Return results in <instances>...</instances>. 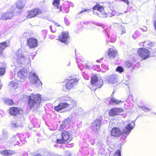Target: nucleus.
I'll use <instances>...</instances> for the list:
<instances>
[{"mask_svg": "<svg viewBox=\"0 0 156 156\" xmlns=\"http://www.w3.org/2000/svg\"><path fill=\"white\" fill-rule=\"evenodd\" d=\"M125 126L121 131L119 128L118 127L113 128L111 131V135L114 136H121L122 134H125L127 135L129 134L131 131L135 126V122H132L129 123V121L126 122Z\"/></svg>", "mask_w": 156, "mask_h": 156, "instance_id": "obj_1", "label": "nucleus"}, {"mask_svg": "<svg viewBox=\"0 0 156 156\" xmlns=\"http://www.w3.org/2000/svg\"><path fill=\"white\" fill-rule=\"evenodd\" d=\"M24 97L28 99V104L31 109L36 110L39 107L42 99L40 94H32L30 96L25 95Z\"/></svg>", "mask_w": 156, "mask_h": 156, "instance_id": "obj_2", "label": "nucleus"}, {"mask_svg": "<svg viewBox=\"0 0 156 156\" xmlns=\"http://www.w3.org/2000/svg\"><path fill=\"white\" fill-rule=\"evenodd\" d=\"M59 99L60 101H66L67 102L60 103L58 106L55 107L54 109L57 111H60L66 108H72L75 104V102L73 101L70 97L68 96L62 97L59 98Z\"/></svg>", "mask_w": 156, "mask_h": 156, "instance_id": "obj_3", "label": "nucleus"}, {"mask_svg": "<svg viewBox=\"0 0 156 156\" xmlns=\"http://www.w3.org/2000/svg\"><path fill=\"white\" fill-rule=\"evenodd\" d=\"M14 58L19 64L25 65L29 62L30 59L28 57L24 56V51L19 49L14 55Z\"/></svg>", "mask_w": 156, "mask_h": 156, "instance_id": "obj_4", "label": "nucleus"}, {"mask_svg": "<svg viewBox=\"0 0 156 156\" xmlns=\"http://www.w3.org/2000/svg\"><path fill=\"white\" fill-rule=\"evenodd\" d=\"M7 133H6L7 141H5L6 145L9 147H10L11 144L14 146L20 144V137L18 134L12 135L10 137V139H8L7 137Z\"/></svg>", "mask_w": 156, "mask_h": 156, "instance_id": "obj_5", "label": "nucleus"}, {"mask_svg": "<svg viewBox=\"0 0 156 156\" xmlns=\"http://www.w3.org/2000/svg\"><path fill=\"white\" fill-rule=\"evenodd\" d=\"M61 138L57 139V142L59 144L67 143L72 139L70 136L69 132L64 131L61 135Z\"/></svg>", "mask_w": 156, "mask_h": 156, "instance_id": "obj_6", "label": "nucleus"}, {"mask_svg": "<svg viewBox=\"0 0 156 156\" xmlns=\"http://www.w3.org/2000/svg\"><path fill=\"white\" fill-rule=\"evenodd\" d=\"M102 116H99L96 121L93 122L90 126V129L94 131H98L100 129L101 124Z\"/></svg>", "mask_w": 156, "mask_h": 156, "instance_id": "obj_7", "label": "nucleus"}, {"mask_svg": "<svg viewBox=\"0 0 156 156\" xmlns=\"http://www.w3.org/2000/svg\"><path fill=\"white\" fill-rule=\"evenodd\" d=\"M17 80L18 81L23 82L26 79L28 75L27 69L25 68L21 69L17 74Z\"/></svg>", "mask_w": 156, "mask_h": 156, "instance_id": "obj_8", "label": "nucleus"}, {"mask_svg": "<svg viewBox=\"0 0 156 156\" xmlns=\"http://www.w3.org/2000/svg\"><path fill=\"white\" fill-rule=\"evenodd\" d=\"M137 54L142 59H145L148 58L150 55L149 51L144 48H140L138 49Z\"/></svg>", "mask_w": 156, "mask_h": 156, "instance_id": "obj_9", "label": "nucleus"}, {"mask_svg": "<svg viewBox=\"0 0 156 156\" xmlns=\"http://www.w3.org/2000/svg\"><path fill=\"white\" fill-rule=\"evenodd\" d=\"M91 83L94 86L97 88L101 87L103 84V81L101 79L98 80V78L96 76H94L91 78Z\"/></svg>", "mask_w": 156, "mask_h": 156, "instance_id": "obj_10", "label": "nucleus"}, {"mask_svg": "<svg viewBox=\"0 0 156 156\" xmlns=\"http://www.w3.org/2000/svg\"><path fill=\"white\" fill-rule=\"evenodd\" d=\"M30 75L33 76L32 79L30 81L31 84H36L35 86L37 85V87H39L42 85L41 82L35 73H30Z\"/></svg>", "mask_w": 156, "mask_h": 156, "instance_id": "obj_11", "label": "nucleus"}, {"mask_svg": "<svg viewBox=\"0 0 156 156\" xmlns=\"http://www.w3.org/2000/svg\"><path fill=\"white\" fill-rule=\"evenodd\" d=\"M79 79L77 78L69 79L66 83V87L68 90L71 89L74 86L76 85Z\"/></svg>", "mask_w": 156, "mask_h": 156, "instance_id": "obj_12", "label": "nucleus"}, {"mask_svg": "<svg viewBox=\"0 0 156 156\" xmlns=\"http://www.w3.org/2000/svg\"><path fill=\"white\" fill-rule=\"evenodd\" d=\"M27 45L30 48H34L37 47V41L34 38H30L27 39Z\"/></svg>", "mask_w": 156, "mask_h": 156, "instance_id": "obj_13", "label": "nucleus"}, {"mask_svg": "<svg viewBox=\"0 0 156 156\" xmlns=\"http://www.w3.org/2000/svg\"><path fill=\"white\" fill-rule=\"evenodd\" d=\"M93 9L94 11L98 10L99 12L101 13L103 15L102 16V17H107L106 16L107 14V12L105 10L103 6L99 4H97L96 5L94 6L93 7Z\"/></svg>", "mask_w": 156, "mask_h": 156, "instance_id": "obj_14", "label": "nucleus"}, {"mask_svg": "<svg viewBox=\"0 0 156 156\" xmlns=\"http://www.w3.org/2000/svg\"><path fill=\"white\" fill-rule=\"evenodd\" d=\"M13 11L8 12L6 13H2V19L6 20L12 18L13 16Z\"/></svg>", "mask_w": 156, "mask_h": 156, "instance_id": "obj_15", "label": "nucleus"}, {"mask_svg": "<svg viewBox=\"0 0 156 156\" xmlns=\"http://www.w3.org/2000/svg\"><path fill=\"white\" fill-rule=\"evenodd\" d=\"M121 111V109L116 108H112L109 111V114L110 115L114 116L118 115Z\"/></svg>", "mask_w": 156, "mask_h": 156, "instance_id": "obj_16", "label": "nucleus"}, {"mask_svg": "<svg viewBox=\"0 0 156 156\" xmlns=\"http://www.w3.org/2000/svg\"><path fill=\"white\" fill-rule=\"evenodd\" d=\"M68 32H67L66 33H62V35L59 36V41L66 44L67 40L68 37Z\"/></svg>", "mask_w": 156, "mask_h": 156, "instance_id": "obj_17", "label": "nucleus"}, {"mask_svg": "<svg viewBox=\"0 0 156 156\" xmlns=\"http://www.w3.org/2000/svg\"><path fill=\"white\" fill-rule=\"evenodd\" d=\"M117 51L114 48H110L109 49L108 55L111 58L115 57L117 55Z\"/></svg>", "mask_w": 156, "mask_h": 156, "instance_id": "obj_18", "label": "nucleus"}, {"mask_svg": "<svg viewBox=\"0 0 156 156\" xmlns=\"http://www.w3.org/2000/svg\"><path fill=\"white\" fill-rule=\"evenodd\" d=\"M20 111V108L13 107L10 109L9 113L11 115L15 116L19 114Z\"/></svg>", "mask_w": 156, "mask_h": 156, "instance_id": "obj_19", "label": "nucleus"}, {"mask_svg": "<svg viewBox=\"0 0 156 156\" xmlns=\"http://www.w3.org/2000/svg\"><path fill=\"white\" fill-rule=\"evenodd\" d=\"M106 80L108 82L112 83H114L117 81V76L115 75H112L108 76Z\"/></svg>", "mask_w": 156, "mask_h": 156, "instance_id": "obj_20", "label": "nucleus"}, {"mask_svg": "<svg viewBox=\"0 0 156 156\" xmlns=\"http://www.w3.org/2000/svg\"><path fill=\"white\" fill-rule=\"evenodd\" d=\"M71 122V118H68L65 119L61 123L60 128L61 129H63L66 127V125L69 123Z\"/></svg>", "mask_w": 156, "mask_h": 156, "instance_id": "obj_21", "label": "nucleus"}, {"mask_svg": "<svg viewBox=\"0 0 156 156\" xmlns=\"http://www.w3.org/2000/svg\"><path fill=\"white\" fill-rule=\"evenodd\" d=\"M60 0H54L53 2V5L55 6V9H58L57 12H60L61 11V6H59Z\"/></svg>", "mask_w": 156, "mask_h": 156, "instance_id": "obj_22", "label": "nucleus"}, {"mask_svg": "<svg viewBox=\"0 0 156 156\" xmlns=\"http://www.w3.org/2000/svg\"><path fill=\"white\" fill-rule=\"evenodd\" d=\"M9 45V42H4L0 44V55H2V51Z\"/></svg>", "mask_w": 156, "mask_h": 156, "instance_id": "obj_23", "label": "nucleus"}, {"mask_svg": "<svg viewBox=\"0 0 156 156\" xmlns=\"http://www.w3.org/2000/svg\"><path fill=\"white\" fill-rule=\"evenodd\" d=\"M17 8L19 9H22L25 6V3L22 0H18L16 3Z\"/></svg>", "mask_w": 156, "mask_h": 156, "instance_id": "obj_24", "label": "nucleus"}, {"mask_svg": "<svg viewBox=\"0 0 156 156\" xmlns=\"http://www.w3.org/2000/svg\"><path fill=\"white\" fill-rule=\"evenodd\" d=\"M13 151L10 150H5L0 151V153L5 156H8L12 154Z\"/></svg>", "mask_w": 156, "mask_h": 156, "instance_id": "obj_25", "label": "nucleus"}, {"mask_svg": "<svg viewBox=\"0 0 156 156\" xmlns=\"http://www.w3.org/2000/svg\"><path fill=\"white\" fill-rule=\"evenodd\" d=\"M17 83L15 81H12L9 83V87L11 89H15L17 87Z\"/></svg>", "mask_w": 156, "mask_h": 156, "instance_id": "obj_26", "label": "nucleus"}, {"mask_svg": "<svg viewBox=\"0 0 156 156\" xmlns=\"http://www.w3.org/2000/svg\"><path fill=\"white\" fill-rule=\"evenodd\" d=\"M6 132H3V136L2 138H1L0 136V144H2L3 143H5V141H7V139L6 138Z\"/></svg>", "mask_w": 156, "mask_h": 156, "instance_id": "obj_27", "label": "nucleus"}, {"mask_svg": "<svg viewBox=\"0 0 156 156\" xmlns=\"http://www.w3.org/2000/svg\"><path fill=\"white\" fill-rule=\"evenodd\" d=\"M141 45L144 46L145 44L147 48L148 47H152L153 45V43L149 41H145L143 42H141L140 43Z\"/></svg>", "mask_w": 156, "mask_h": 156, "instance_id": "obj_28", "label": "nucleus"}, {"mask_svg": "<svg viewBox=\"0 0 156 156\" xmlns=\"http://www.w3.org/2000/svg\"><path fill=\"white\" fill-rule=\"evenodd\" d=\"M110 102L112 103H115L116 104H118L122 102L121 101L118 100L114 98H112L110 99Z\"/></svg>", "mask_w": 156, "mask_h": 156, "instance_id": "obj_29", "label": "nucleus"}, {"mask_svg": "<svg viewBox=\"0 0 156 156\" xmlns=\"http://www.w3.org/2000/svg\"><path fill=\"white\" fill-rule=\"evenodd\" d=\"M32 10L33 11V13L35 16L41 14V10L38 8Z\"/></svg>", "mask_w": 156, "mask_h": 156, "instance_id": "obj_30", "label": "nucleus"}, {"mask_svg": "<svg viewBox=\"0 0 156 156\" xmlns=\"http://www.w3.org/2000/svg\"><path fill=\"white\" fill-rule=\"evenodd\" d=\"M35 16L34 14L33 13V11L32 10H31L30 11L28 12V15L27 16V18L29 19L30 18L33 17Z\"/></svg>", "mask_w": 156, "mask_h": 156, "instance_id": "obj_31", "label": "nucleus"}, {"mask_svg": "<svg viewBox=\"0 0 156 156\" xmlns=\"http://www.w3.org/2000/svg\"><path fill=\"white\" fill-rule=\"evenodd\" d=\"M124 68L120 66H118L116 69V71L119 72V73H121L124 71Z\"/></svg>", "mask_w": 156, "mask_h": 156, "instance_id": "obj_32", "label": "nucleus"}, {"mask_svg": "<svg viewBox=\"0 0 156 156\" xmlns=\"http://www.w3.org/2000/svg\"><path fill=\"white\" fill-rule=\"evenodd\" d=\"M133 65V63L131 61H127L125 63V65L128 67H132Z\"/></svg>", "mask_w": 156, "mask_h": 156, "instance_id": "obj_33", "label": "nucleus"}, {"mask_svg": "<svg viewBox=\"0 0 156 156\" xmlns=\"http://www.w3.org/2000/svg\"><path fill=\"white\" fill-rule=\"evenodd\" d=\"M5 72V69L4 68L2 67L0 68V76L3 75Z\"/></svg>", "mask_w": 156, "mask_h": 156, "instance_id": "obj_34", "label": "nucleus"}, {"mask_svg": "<svg viewBox=\"0 0 156 156\" xmlns=\"http://www.w3.org/2000/svg\"><path fill=\"white\" fill-rule=\"evenodd\" d=\"M6 103L8 105H12L13 104V102L11 100L7 99L5 100Z\"/></svg>", "mask_w": 156, "mask_h": 156, "instance_id": "obj_35", "label": "nucleus"}, {"mask_svg": "<svg viewBox=\"0 0 156 156\" xmlns=\"http://www.w3.org/2000/svg\"><path fill=\"white\" fill-rule=\"evenodd\" d=\"M11 126L12 128H13L20 127V125L15 123H13L11 124Z\"/></svg>", "mask_w": 156, "mask_h": 156, "instance_id": "obj_36", "label": "nucleus"}, {"mask_svg": "<svg viewBox=\"0 0 156 156\" xmlns=\"http://www.w3.org/2000/svg\"><path fill=\"white\" fill-rule=\"evenodd\" d=\"M83 113L82 109L81 108H78V111L77 112L78 115H81Z\"/></svg>", "mask_w": 156, "mask_h": 156, "instance_id": "obj_37", "label": "nucleus"}, {"mask_svg": "<svg viewBox=\"0 0 156 156\" xmlns=\"http://www.w3.org/2000/svg\"><path fill=\"white\" fill-rule=\"evenodd\" d=\"M119 29L121 30L122 32L121 33V34H123L124 33H126V30L124 27L121 26L120 27Z\"/></svg>", "mask_w": 156, "mask_h": 156, "instance_id": "obj_38", "label": "nucleus"}, {"mask_svg": "<svg viewBox=\"0 0 156 156\" xmlns=\"http://www.w3.org/2000/svg\"><path fill=\"white\" fill-rule=\"evenodd\" d=\"M140 29L143 32H146L147 30V27L145 26H144L142 28H140Z\"/></svg>", "mask_w": 156, "mask_h": 156, "instance_id": "obj_39", "label": "nucleus"}, {"mask_svg": "<svg viewBox=\"0 0 156 156\" xmlns=\"http://www.w3.org/2000/svg\"><path fill=\"white\" fill-rule=\"evenodd\" d=\"M142 109L145 112H148L150 110V109L146 107H142Z\"/></svg>", "mask_w": 156, "mask_h": 156, "instance_id": "obj_40", "label": "nucleus"}, {"mask_svg": "<svg viewBox=\"0 0 156 156\" xmlns=\"http://www.w3.org/2000/svg\"><path fill=\"white\" fill-rule=\"evenodd\" d=\"M83 66L84 68L86 69H89L90 68L89 66L87 64H84L83 65Z\"/></svg>", "mask_w": 156, "mask_h": 156, "instance_id": "obj_41", "label": "nucleus"}, {"mask_svg": "<svg viewBox=\"0 0 156 156\" xmlns=\"http://www.w3.org/2000/svg\"><path fill=\"white\" fill-rule=\"evenodd\" d=\"M116 154H117V156H121V151L119 150L117 151L116 152Z\"/></svg>", "mask_w": 156, "mask_h": 156, "instance_id": "obj_42", "label": "nucleus"}, {"mask_svg": "<svg viewBox=\"0 0 156 156\" xmlns=\"http://www.w3.org/2000/svg\"><path fill=\"white\" fill-rule=\"evenodd\" d=\"M102 67L106 70H108V66L105 65H102Z\"/></svg>", "mask_w": 156, "mask_h": 156, "instance_id": "obj_43", "label": "nucleus"}, {"mask_svg": "<svg viewBox=\"0 0 156 156\" xmlns=\"http://www.w3.org/2000/svg\"><path fill=\"white\" fill-rule=\"evenodd\" d=\"M89 10V9H86L83 10V11H80V12H79L78 13V14L82 13L83 12H85L86 11H87L88 10Z\"/></svg>", "mask_w": 156, "mask_h": 156, "instance_id": "obj_44", "label": "nucleus"}, {"mask_svg": "<svg viewBox=\"0 0 156 156\" xmlns=\"http://www.w3.org/2000/svg\"><path fill=\"white\" fill-rule=\"evenodd\" d=\"M50 28L51 30V32H55L56 31V30H52V27L51 26H50Z\"/></svg>", "mask_w": 156, "mask_h": 156, "instance_id": "obj_45", "label": "nucleus"}, {"mask_svg": "<svg viewBox=\"0 0 156 156\" xmlns=\"http://www.w3.org/2000/svg\"><path fill=\"white\" fill-rule=\"evenodd\" d=\"M116 39V38L115 37L113 39H111V42H115Z\"/></svg>", "mask_w": 156, "mask_h": 156, "instance_id": "obj_46", "label": "nucleus"}, {"mask_svg": "<svg viewBox=\"0 0 156 156\" xmlns=\"http://www.w3.org/2000/svg\"><path fill=\"white\" fill-rule=\"evenodd\" d=\"M93 12H94V14H97V15H98L99 16H100V13H95V11H93Z\"/></svg>", "mask_w": 156, "mask_h": 156, "instance_id": "obj_47", "label": "nucleus"}, {"mask_svg": "<svg viewBox=\"0 0 156 156\" xmlns=\"http://www.w3.org/2000/svg\"><path fill=\"white\" fill-rule=\"evenodd\" d=\"M54 23L55 26H56L57 27H59V26H60V25L58 23H57L54 22Z\"/></svg>", "mask_w": 156, "mask_h": 156, "instance_id": "obj_48", "label": "nucleus"}, {"mask_svg": "<svg viewBox=\"0 0 156 156\" xmlns=\"http://www.w3.org/2000/svg\"><path fill=\"white\" fill-rule=\"evenodd\" d=\"M117 14H116V15L117 16H119L120 14H123V13H119L118 12H117Z\"/></svg>", "mask_w": 156, "mask_h": 156, "instance_id": "obj_49", "label": "nucleus"}, {"mask_svg": "<svg viewBox=\"0 0 156 156\" xmlns=\"http://www.w3.org/2000/svg\"><path fill=\"white\" fill-rule=\"evenodd\" d=\"M34 156H41V154H37L36 155H34Z\"/></svg>", "mask_w": 156, "mask_h": 156, "instance_id": "obj_50", "label": "nucleus"}, {"mask_svg": "<svg viewBox=\"0 0 156 156\" xmlns=\"http://www.w3.org/2000/svg\"><path fill=\"white\" fill-rule=\"evenodd\" d=\"M73 146V144H72L71 145V147H72Z\"/></svg>", "mask_w": 156, "mask_h": 156, "instance_id": "obj_51", "label": "nucleus"}, {"mask_svg": "<svg viewBox=\"0 0 156 156\" xmlns=\"http://www.w3.org/2000/svg\"><path fill=\"white\" fill-rule=\"evenodd\" d=\"M128 12V11H125L124 12V13H126L127 12Z\"/></svg>", "mask_w": 156, "mask_h": 156, "instance_id": "obj_52", "label": "nucleus"}, {"mask_svg": "<svg viewBox=\"0 0 156 156\" xmlns=\"http://www.w3.org/2000/svg\"><path fill=\"white\" fill-rule=\"evenodd\" d=\"M135 37L133 35V38H134V39H135Z\"/></svg>", "mask_w": 156, "mask_h": 156, "instance_id": "obj_53", "label": "nucleus"}, {"mask_svg": "<svg viewBox=\"0 0 156 156\" xmlns=\"http://www.w3.org/2000/svg\"><path fill=\"white\" fill-rule=\"evenodd\" d=\"M14 8V7H11V9H13Z\"/></svg>", "mask_w": 156, "mask_h": 156, "instance_id": "obj_54", "label": "nucleus"}, {"mask_svg": "<svg viewBox=\"0 0 156 156\" xmlns=\"http://www.w3.org/2000/svg\"><path fill=\"white\" fill-rule=\"evenodd\" d=\"M96 88H94L93 89V90H96Z\"/></svg>", "mask_w": 156, "mask_h": 156, "instance_id": "obj_55", "label": "nucleus"}, {"mask_svg": "<svg viewBox=\"0 0 156 156\" xmlns=\"http://www.w3.org/2000/svg\"><path fill=\"white\" fill-rule=\"evenodd\" d=\"M92 144L93 145H94V143H92Z\"/></svg>", "mask_w": 156, "mask_h": 156, "instance_id": "obj_56", "label": "nucleus"}, {"mask_svg": "<svg viewBox=\"0 0 156 156\" xmlns=\"http://www.w3.org/2000/svg\"><path fill=\"white\" fill-rule=\"evenodd\" d=\"M101 150H102V151H104V149H101Z\"/></svg>", "mask_w": 156, "mask_h": 156, "instance_id": "obj_57", "label": "nucleus"}, {"mask_svg": "<svg viewBox=\"0 0 156 156\" xmlns=\"http://www.w3.org/2000/svg\"><path fill=\"white\" fill-rule=\"evenodd\" d=\"M108 37H109V35H108Z\"/></svg>", "mask_w": 156, "mask_h": 156, "instance_id": "obj_58", "label": "nucleus"}, {"mask_svg": "<svg viewBox=\"0 0 156 156\" xmlns=\"http://www.w3.org/2000/svg\"><path fill=\"white\" fill-rule=\"evenodd\" d=\"M154 114H156V113H154Z\"/></svg>", "mask_w": 156, "mask_h": 156, "instance_id": "obj_59", "label": "nucleus"}]
</instances>
